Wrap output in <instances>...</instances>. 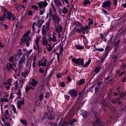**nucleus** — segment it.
<instances>
[{
  "label": "nucleus",
  "instance_id": "obj_1",
  "mask_svg": "<svg viewBox=\"0 0 126 126\" xmlns=\"http://www.w3.org/2000/svg\"><path fill=\"white\" fill-rule=\"evenodd\" d=\"M51 6L53 9V11L54 12V14L52 16V19H53L55 22V28H56L57 30H59V28L60 29V32H63V27L61 25H60V17L57 15V9H56V7L55 5L53 4V3H51Z\"/></svg>",
  "mask_w": 126,
  "mask_h": 126
},
{
  "label": "nucleus",
  "instance_id": "obj_2",
  "mask_svg": "<svg viewBox=\"0 0 126 126\" xmlns=\"http://www.w3.org/2000/svg\"><path fill=\"white\" fill-rule=\"evenodd\" d=\"M82 28V26H81V24L79 22H76L75 23V27L72 30V34H74L76 32H78V33H80L81 34L82 33V30H81Z\"/></svg>",
  "mask_w": 126,
  "mask_h": 126
},
{
  "label": "nucleus",
  "instance_id": "obj_3",
  "mask_svg": "<svg viewBox=\"0 0 126 126\" xmlns=\"http://www.w3.org/2000/svg\"><path fill=\"white\" fill-rule=\"evenodd\" d=\"M31 32V31H28L24 34L21 40V45H22V44H23V43H24L25 41H27L26 45L27 46V47H29V46L30 45V43H29V41H28V39H29V38H28V37L29 35H30Z\"/></svg>",
  "mask_w": 126,
  "mask_h": 126
},
{
  "label": "nucleus",
  "instance_id": "obj_4",
  "mask_svg": "<svg viewBox=\"0 0 126 126\" xmlns=\"http://www.w3.org/2000/svg\"><path fill=\"white\" fill-rule=\"evenodd\" d=\"M71 62H72V63H74L76 64H78V65H81V66L83 65V63H84V61L82 59L78 58L76 59L72 56H71Z\"/></svg>",
  "mask_w": 126,
  "mask_h": 126
},
{
  "label": "nucleus",
  "instance_id": "obj_5",
  "mask_svg": "<svg viewBox=\"0 0 126 126\" xmlns=\"http://www.w3.org/2000/svg\"><path fill=\"white\" fill-rule=\"evenodd\" d=\"M57 34H56V32H54L52 34H50L49 35L48 38V41L51 42H58V39H57Z\"/></svg>",
  "mask_w": 126,
  "mask_h": 126
},
{
  "label": "nucleus",
  "instance_id": "obj_6",
  "mask_svg": "<svg viewBox=\"0 0 126 126\" xmlns=\"http://www.w3.org/2000/svg\"><path fill=\"white\" fill-rule=\"evenodd\" d=\"M42 44L45 46V49H48V46L49 45L50 43H49V39L46 36H43L42 37Z\"/></svg>",
  "mask_w": 126,
  "mask_h": 126
},
{
  "label": "nucleus",
  "instance_id": "obj_7",
  "mask_svg": "<svg viewBox=\"0 0 126 126\" xmlns=\"http://www.w3.org/2000/svg\"><path fill=\"white\" fill-rule=\"evenodd\" d=\"M6 18L7 20H9V21H10L11 19H12L13 21H15V19H16V17H15L13 13L11 12H7V16H6Z\"/></svg>",
  "mask_w": 126,
  "mask_h": 126
},
{
  "label": "nucleus",
  "instance_id": "obj_8",
  "mask_svg": "<svg viewBox=\"0 0 126 126\" xmlns=\"http://www.w3.org/2000/svg\"><path fill=\"white\" fill-rule=\"evenodd\" d=\"M25 64V56H23L19 61V69H21Z\"/></svg>",
  "mask_w": 126,
  "mask_h": 126
},
{
  "label": "nucleus",
  "instance_id": "obj_9",
  "mask_svg": "<svg viewBox=\"0 0 126 126\" xmlns=\"http://www.w3.org/2000/svg\"><path fill=\"white\" fill-rule=\"evenodd\" d=\"M37 4H38L40 8H43V7H47V5H48V2H47V1H40L37 2Z\"/></svg>",
  "mask_w": 126,
  "mask_h": 126
},
{
  "label": "nucleus",
  "instance_id": "obj_10",
  "mask_svg": "<svg viewBox=\"0 0 126 126\" xmlns=\"http://www.w3.org/2000/svg\"><path fill=\"white\" fill-rule=\"evenodd\" d=\"M22 55V50L21 49H19L15 53L14 56L16 60L20 58V57Z\"/></svg>",
  "mask_w": 126,
  "mask_h": 126
},
{
  "label": "nucleus",
  "instance_id": "obj_11",
  "mask_svg": "<svg viewBox=\"0 0 126 126\" xmlns=\"http://www.w3.org/2000/svg\"><path fill=\"white\" fill-rule=\"evenodd\" d=\"M39 66H47V59L44 58L41 60V62L38 63Z\"/></svg>",
  "mask_w": 126,
  "mask_h": 126
},
{
  "label": "nucleus",
  "instance_id": "obj_12",
  "mask_svg": "<svg viewBox=\"0 0 126 126\" xmlns=\"http://www.w3.org/2000/svg\"><path fill=\"white\" fill-rule=\"evenodd\" d=\"M68 93L70 94V95H71V97H72L77 96V92L74 89L69 90L68 91Z\"/></svg>",
  "mask_w": 126,
  "mask_h": 126
},
{
  "label": "nucleus",
  "instance_id": "obj_13",
  "mask_svg": "<svg viewBox=\"0 0 126 126\" xmlns=\"http://www.w3.org/2000/svg\"><path fill=\"white\" fill-rule=\"evenodd\" d=\"M92 125L93 126H104L103 123H102V122H101V121L98 119L96 120L95 122H94V124L92 123Z\"/></svg>",
  "mask_w": 126,
  "mask_h": 126
},
{
  "label": "nucleus",
  "instance_id": "obj_14",
  "mask_svg": "<svg viewBox=\"0 0 126 126\" xmlns=\"http://www.w3.org/2000/svg\"><path fill=\"white\" fill-rule=\"evenodd\" d=\"M54 3L58 8H60L61 6H63V4H62V2L60 0H54Z\"/></svg>",
  "mask_w": 126,
  "mask_h": 126
},
{
  "label": "nucleus",
  "instance_id": "obj_15",
  "mask_svg": "<svg viewBox=\"0 0 126 126\" xmlns=\"http://www.w3.org/2000/svg\"><path fill=\"white\" fill-rule=\"evenodd\" d=\"M17 105L19 109H21V106H23V105H24V98L22 100H18L17 101Z\"/></svg>",
  "mask_w": 126,
  "mask_h": 126
},
{
  "label": "nucleus",
  "instance_id": "obj_16",
  "mask_svg": "<svg viewBox=\"0 0 126 126\" xmlns=\"http://www.w3.org/2000/svg\"><path fill=\"white\" fill-rule=\"evenodd\" d=\"M111 1H105L102 4V7H110L111 5Z\"/></svg>",
  "mask_w": 126,
  "mask_h": 126
},
{
  "label": "nucleus",
  "instance_id": "obj_17",
  "mask_svg": "<svg viewBox=\"0 0 126 126\" xmlns=\"http://www.w3.org/2000/svg\"><path fill=\"white\" fill-rule=\"evenodd\" d=\"M51 23H52V20L49 19L48 21L46 23V28L47 31L50 30V25H51Z\"/></svg>",
  "mask_w": 126,
  "mask_h": 126
},
{
  "label": "nucleus",
  "instance_id": "obj_18",
  "mask_svg": "<svg viewBox=\"0 0 126 126\" xmlns=\"http://www.w3.org/2000/svg\"><path fill=\"white\" fill-rule=\"evenodd\" d=\"M41 38H42V36H41V35H39L37 36L35 39V45L37 49H39V41L41 39Z\"/></svg>",
  "mask_w": 126,
  "mask_h": 126
},
{
  "label": "nucleus",
  "instance_id": "obj_19",
  "mask_svg": "<svg viewBox=\"0 0 126 126\" xmlns=\"http://www.w3.org/2000/svg\"><path fill=\"white\" fill-rule=\"evenodd\" d=\"M37 84H38V82H37L35 79H32L31 82V85L33 87H35Z\"/></svg>",
  "mask_w": 126,
  "mask_h": 126
},
{
  "label": "nucleus",
  "instance_id": "obj_20",
  "mask_svg": "<svg viewBox=\"0 0 126 126\" xmlns=\"http://www.w3.org/2000/svg\"><path fill=\"white\" fill-rule=\"evenodd\" d=\"M89 29H90V27L89 25L85 24L84 27L82 26V32H83V31H85L86 30H89Z\"/></svg>",
  "mask_w": 126,
  "mask_h": 126
},
{
  "label": "nucleus",
  "instance_id": "obj_21",
  "mask_svg": "<svg viewBox=\"0 0 126 126\" xmlns=\"http://www.w3.org/2000/svg\"><path fill=\"white\" fill-rule=\"evenodd\" d=\"M4 117L6 120H8V119H9V112L8 110H6L5 111Z\"/></svg>",
  "mask_w": 126,
  "mask_h": 126
},
{
  "label": "nucleus",
  "instance_id": "obj_22",
  "mask_svg": "<svg viewBox=\"0 0 126 126\" xmlns=\"http://www.w3.org/2000/svg\"><path fill=\"white\" fill-rule=\"evenodd\" d=\"M12 81V78H9L6 82L4 83V85H6V84H7L8 85H10V86H11Z\"/></svg>",
  "mask_w": 126,
  "mask_h": 126
},
{
  "label": "nucleus",
  "instance_id": "obj_23",
  "mask_svg": "<svg viewBox=\"0 0 126 126\" xmlns=\"http://www.w3.org/2000/svg\"><path fill=\"white\" fill-rule=\"evenodd\" d=\"M81 112L83 118H86V117H88V116H89V114L84 110H81Z\"/></svg>",
  "mask_w": 126,
  "mask_h": 126
},
{
  "label": "nucleus",
  "instance_id": "obj_24",
  "mask_svg": "<svg viewBox=\"0 0 126 126\" xmlns=\"http://www.w3.org/2000/svg\"><path fill=\"white\" fill-rule=\"evenodd\" d=\"M22 7H23V8H25V7H24V6H23V5H21L18 4H16V9L18 11H19V10H20V9H21V8H22Z\"/></svg>",
  "mask_w": 126,
  "mask_h": 126
},
{
  "label": "nucleus",
  "instance_id": "obj_25",
  "mask_svg": "<svg viewBox=\"0 0 126 126\" xmlns=\"http://www.w3.org/2000/svg\"><path fill=\"white\" fill-rule=\"evenodd\" d=\"M42 31V34L43 36H46V33H47V31H49L47 30L46 27V29L45 28V26H43Z\"/></svg>",
  "mask_w": 126,
  "mask_h": 126
},
{
  "label": "nucleus",
  "instance_id": "obj_26",
  "mask_svg": "<svg viewBox=\"0 0 126 126\" xmlns=\"http://www.w3.org/2000/svg\"><path fill=\"white\" fill-rule=\"evenodd\" d=\"M26 66L28 69H30L31 68L32 64H31V61L28 60Z\"/></svg>",
  "mask_w": 126,
  "mask_h": 126
},
{
  "label": "nucleus",
  "instance_id": "obj_27",
  "mask_svg": "<svg viewBox=\"0 0 126 126\" xmlns=\"http://www.w3.org/2000/svg\"><path fill=\"white\" fill-rule=\"evenodd\" d=\"M36 56H34L33 58V63H32V67L33 69H35V67L36 66Z\"/></svg>",
  "mask_w": 126,
  "mask_h": 126
},
{
  "label": "nucleus",
  "instance_id": "obj_28",
  "mask_svg": "<svg viewBox=\"0 0 126 126\" xmlns=\"http://www.w3.org/2000/svg\"><path fill=\"white\" fill-rule=\"evenodd\" d=\"M29 73V72L27 71H24L23 73H22L21 75L22 76H23V77H26L28 76V74Z\"/></svg>",
  "mask_w": 126,
  "mask_h": 126
},
{
  "label": "nucleus",
  "instance_id": "obj_29",
  "mask_svg": "<svg viewBox=\"0 0 126 126\" xmlns=\"http://www.w3.org/2000/svg\"><path fill=\"white\" fill-rule=\"evenodd\" d=\"M7 68L8 69H13V63H8L7 64Z\"/></svg>",
  "mask_w": 126,
  "mask_h": 126
},
{
  "label": "nucleus",
  "instance_id": "obj_30",
  "mask_svg": "<svg viewBox=\"0 0 126 126\" xmlns=\"http://www.w3.org/2000/svg\"><path fill=\"white\" fill-rule=\"evenodd\" d=\"M49 45H47V48L46 49L48 52H52V51H53V47L51 45V43Z\"/></svg>",
  "mask_w": 126,
  "mask_h": 126
},
{
  "label": "nucleus",
  "instance_id": "obj_31",
  "mask_svg": "<svg viewBox=\"0 0 126 126\" xmlns=\"http://www.w3.org/2000/svg\"><path fill=\"white\" fill-rule=\"evenodd\" d=\"M101 70V66H98L97 67H96L95 69H94V72L95 73H98L99 71Z\"/></svg>",
  "mask_w": 126,
  "mask_h": 126
},
{
  "label": "nucleus",
  "instance_id": "obj_32",
  "mask_svg": "<svg viewBox=\"0 0 126 126\" xmlns=\"http://www.w3.org/2000/svg\"><path fill=\"white\" fill-rule=\"evenodd\" d=\"M68 12V10L65 7H63V9H62V13L63 14H65V13H67Z\"/></svg>",
  "mask_w": 126,
  "mask_h": 126
},
{
  "label": "nucleus",
  "instance_id": "obj_33",
  "mask_svg": "<svg viewBox=\"0 0 126 126\" xmlns=\"http://www.w3.org/2000/svg\"><path fill=\"white\" fill-rule=\"evenodd\" d=\"M91 3V1L89 0H85L83 2V5L84 6L85 5H87V4H90Z\"/></svg>",
  "mask_w": 126,
  "mask_h": 126
},
{
  "label": "nucleus",
  "instance_id": "obj_34",
  "mask_svg": "<svg viewBox=\"0 0 126 126\" xmlns=\"http://www.w3.org/2000/svg\"><path fill=\"white\" fill-rule=\"evenodd\" d=\"M88 25L90 27L91 25H93V20L91 18H88Z\"/></svg>",
  "mask_w": 126,
  "mask_h": 126
},
{
  "label": "nucleus",
  "instance_id": "obj_35",
  "mask_svg": "<svg viewBox=\"0 0 126 126\" xmlns=\"http://www.w3.org/2000/svg\"><path fill=\"white\" fill-rule=\"evenodd\" d=\"M48 120H50V121H52V120H55V115L53 114H50V116L48 117Z\"/></svg>",
  "mask_w": 126,
  "mask_h": 126
},
{
  "label": "nucleus",
  "instance_id": "obj_36",
  "mask_svg": "<svg viewBox=\"0 0 126 126\" xmlns=\"http://www.w3.org/2000/svg\"><path fill=\"white\" fill-rule=\"evenodd\" d=\"M16 94V95H18L17 99H19L20 98V96H21V91H20V90H18Z\"/></svg>",
  "mask_w": 126,
  "mask_h": 126
},
{
  "label": "nucleus",
  "instance_id": "obj_37",
  "mask_svg": "<svg viewBox=\"0 0 126 126\" xmlns=\"http://www.w3.org/2000/svg\"><path fill=\"white\" fill-rule=\"evenodd\" d=\"M75 48L77 50H83L84 49V46H81L80 45H76Z\"/></svg>",
  "mask_w": 126,
  "mask_h": 126
},
{
  "label": "nucleus",
  "instance_id": "obj_38",
  "mask_svg": "<svg viewBox=\"0 0 126 126\" xmlns=\"http://www.w3.org/2000/svg\"><path fill=\"white\" fill-rule=\"evenodd\" d=\"M105 50L106 53H108L109 52H110V51H111V50H112V48H111V47H110V46L107 45Z\"/></svg>",
  "mask_w": 126,
  "mask_h": 126
},
{
  "label": "nucleus",
  "instance_id": "obj_39",
  "mask_svg": "<svg viewBox=\"0 0 126 126\" xmlns=\"http://www.w3.org/2000/svg\"><path fill=\"white\" fill-rule=\"evenodd\" d=\"M84 82H85V80L82 79L80 80L79 83L78 84V85H79V86L82 85V84L84 83Z\"/></svg>",
  "mask_w": 126,
  "mask_h": 126
},
{
  "label": "nucleus",
  "instance_id": "obj_40",
  "mask_svg": "<svg viewBox=\"0 0 126 126\" xmlns=\"http://www.w3.org/2000/svg\"><path fill=\"white\" fill-rule=\"evenodd\" d=\"M5 18H6V16H5V13H4L3 16L0 17V21H3Z\"/></svg>",
  "mask_w": 126,
  "mask_h": 126
},
{
  "label": "nucleus",
  "instance_id": "obj_41",
  "mask_svg": "<svg viewBox=\"0 0 126 126\" xmlns=\"http://www.w3.org/2000/svg\"><path fill=\"white\" fill-rule=\"evenodd\" d=\"M11 108L12 110L13 111L14 113L15 114H16V108H15V106H14V105H12Z\"/></svg>",
  "mask_w": 126,
  "mask_h": 126
},
{
  "label": "nucleus",
  "instance_id": "obj_42",
  "mask_svg": "<svg viewBox=\"0 0 126 126\" xmlns=\"http://www.w3.org/2000/svg\"><path fill=\"white\" fill-rule=\"evenodd\" d=\"M21 123L24 125V126H27V121H26L25 120H21Z\"/></svg>",
  "mask_w": 126,
  "mask_h": 126
},
{
  "label": "nucleus",
  "instance_id": "obj_43",
  "mask_svg": "<svg viewBox=\"0 0 126 126\" xmlns=\"http://www.w3.org/2000/svg\"><path fill=\"white\" fill-rule=\"evenodd\" d=\"M9 61L10 63H13V62L14 61V57L11 56L9 58Z\"/></svg>",
  "mask_w": 126,
  "mask_h": 126
},
{
  "label": "nucleus",
  "instance_id": "obj_44",
  "mask_svg": "<svg viewBox=\"0 0 126 126\" xmlns=\"http://www.w3.org/2000/svg\"><path fill=\"white\" fill-rule=\"evenodd\" d=\"M53 9L50 8L49 9V17H51L53 16Z\"/></svg>",
  "mask_w": 126,
  "mask_h": 126
},
{
  "label": "nucleus",
  "instance_id": "obj_45",
  "mask_svg": "<svg viewBox=\"0 0 126 126\" xmlns=\"http://www.w3.org/2000/svg\"><path fill=\"white\" fill-rule=\"evenodd\" d=\"M14 85H15V89H17V87H18V81H16L15 83H14Z\"/></svg>",
  "mask_w": 126,
  "mask_h": 126
},
{
  "label": "nucleus",
  "instance_id": "obj_46",
  "mask_svg": "<svg viewBox=\"0 0 126 126\" xmlns=\"http://www.w3.org/2000/svg\"><path fill=\"white\" fill-rule=\"evenodd\" d=\"M20 82L21 83V87H22V86H23V84H24V82H25V79H21Z\"/></svg>",
  "mask_w": 126,
  "mask_h": 126
},
{
  "label": "nucleus",
  "instance_id": "obj_47",
  "mask_svg": "<svg viewBox=\"0 0 126 126\" xmlns=\"http://www.w3.org/2000/svg\"><path fill=\"white\" fill-rule=\"evenodd\" d=\"M77 121L76 119H73L70 122V125H71V126H73V124H74V123H76Z\"/></svg>",
  "mask_w": 126,
  "mask_h": 126
},
{
  "label": "nucleus",
  "instance_id": "obj_48",
  "mask_svg": "<svg viewBox=\"0 0 126 126\" xmlns=\"http://www.w3.org/2000/svg\"><path fill=\"white\" fill-rule=\"evenodd\" d=\"M119 101H120V99L117 98V99H116V100H113V101H112V103H113V104H115V103H116V102H118V104H121V102H120Z\"/></svg>",
  "mask_w": 126,
  "mask_h": 126
},
{
  "label": "nucleus",
  "instance_id": "obj_49",
  "mask_svg": "<svg viewBox=\"0 0 126 126\" xmlns=\"http://www.w3.org/2000/svg\"><path fill=\"white\" fill-rule=\"evenodd\" d=\"M56 55L57 56V61L58 63H60V57H61V55H60V54H59V53H57Z\"/></svg>",
  "mask_w": 126,
  "mask_h": 126
},
{
  "label": "nucleus",
  "instance_id": "obj_50",
  "mask_svg": "<svg viewBox=\"0 0 126 126\" xmlns=\"http://www.w3.org/2000/svg\"><path fill=\"white\" fill-rule=\"evenodd\" d=\"M31 7L32 8H34V9H35L36 10H38V6L37 5H32Z\"/></svg>",
  "mask_w": 126,
  "mask_h": 126
},
{
  "label": "nucleus",
  "instance_id": "obj_51",
  "mask_svg": "<svg viewBox=\"0 0 126 126\" xmlns=\"http://www.w3.org/2000/svg\"><path fill=\"white\" fill-rule=\"evenodd\" d=\"M56 31L58 32L59 35L58 37L59 38H61V34L60 33V31H61L60 30V28H58V30H57V28H56Z\"/></svg>",
  "mask_w": 126,
  "mask_h": 126
},
{
  "label": "nucleus",
  "instance_id": "obj_52",
  "mask_svg": "<svg viewBox=\"0 0 126 126\" xmlns=\"http://www.w3.org/2000/svg\"><path fill=\"white\" fill-rule=\"evenodd\" d=\"M38 98H39V100H42V99H43V98H44V96H43V93H41V94L39 95Z\"/></svg>",
  "mask_w": 126,
  "mask_h": 126
},
{
  "label": "nucleus",
  "instance_id": "obj_53",
  "mask_svg": "<svg viewBox=\"0 0 126 126\" xmlns=\"http://www.w3.org/2000/svg\"><path fill=\"white\" fill-rule=\"evenodd\" d=\"M1 101H2V102H8V99L7 98H2Z\"/></svg>",
  "mask_w": 126,
  "mask_h": 126
},
{
  "label": "nucleus",
  "instance_id": "obj_54",
  "mask_svg": "<svg viewBox=\"0 0 126 126\" xmlns=\"http://www.w3.org/2000/svg\"><path fill=\"white\" fill-rule=\"evenodd\" d=\"M32 49H31L28 51H27V55H28V56H29V55H30V54L32 53Z\"/></svg>",
  "mask_w": 126,
  "mask_h": 126
},
{
  "label": "nucleus",
  "instance_id": "obj_55",
  "mask_svg": "<svg viewBox=\"0 0 126 126\" xmlns=\"http://www.w3.org/2000/svg\"><path fill=\"white\" fill-rule=\"evenodd\" d=\"M44 13H45V8L43 9V10H41L40 11L39 14L40 15H43V14H44Z\"/></svg>",
  "mask_w": 126,
  "mask_h": 126
},
{
  "label": "nucleus",
  "instance_id": "obj_56",
  "mask_svg": "<svg viewBox=\"0 0 126 126\" xmlns=\"http://www.w3.org/2000/svg\"><path fill=\"white\" fill-rule=\"evenodd\" d=\"M60 53H63V46H61L60 47Z\"/></svg>",
  "mask_w": 126,
  "mask_h": 126
},
{
  "label": "nucleus",
  "instance_id": "obj_57",
  "mask_svg": "<svg viewBox=\"0 0 126 126\" xmlns=\"http://www.w3.org/2000/svg\"><path fill=\"white\" fill-rule=\"evenodd\" d=\"M95 50H96V51H99V52H103L104 51V49L103 48H96Z\"/></svg>",
  "mask_w": 126,
  "mask_h": 126
},
{
  "label": "nucleus",
  "instance_id": "obj_58",
  "mask_svg": "<svg viewBox=\"0 0 126 126\" xmlns=\"http://www.w3.org/2000/svg\"><path fill=\"white\" fill-rule=\"evenodd\" d=\"M52 63H53V62L52 61H50L49 62H48L47 66L48 67H49V66H50V65H51V64H52Z\"/></svg>",
  "mask_w": 126,
  "mask_h": 126
},
{
  "label": "nucleus",
  "instance_id": "obj_59",
  "mask_svg": "<svg viewBox=\"0 0 126 126\" xmlns=\"http://www.w3.org/2000/svg\"><path fill=\"white\" fill-rule=\"evenodd\" d=\"M60 86L61 87H64V86H65V84H64L63 82H62L60 83Z\"/></svg>",
  "mask_w": 126,
  "mask_h": 126
},
{
  "label": "nucleus",
  "instance_id": "obj_60",
  "mask_svg": "<svg viewBox=\"0 0 126 126\" xmlns=\"http://www.w3.org/2000/svg\"><path fill=\"white\" fill-rule=\"evenodd\" d=\"M101 85H102V82H99L97 83V87H99V88H100V87H101Z\"/></svg>",
  "mask_w": 126,
  "mask_h": 126
},
{
  "label": "nucleus",
  "instance_id": "obj_61",
  "mask_svg": "<svg viewBox=\"0 0 126 126\" xmlns=\"http://www.w3.org/2000/svg\"><path fill=\"white\" fill-rule=\"evenodd\" d=\"M64 97H65V99H66V100H69V96L64 94Z\"/></svg>",
  "mask_w": 126,
  "mask_h": 126
},
{
  "label": "nucleus",
  "instance_id": "obj_62",
  "mask_svg": "<svg viewBox=\"0 0 126 126\" xmlns=\"http://www.w3.org/2000/svg\"><path fill=\"white\" fill-rule=\"evenodd\" d=\"M103 12L104 13V14H106V15H108V12L104 9H102Z\"/></svg>",
  "mask_w": 126,
  "mask_h": 126
},
{
  "label": "nucleus",
  "instance_id": "obj_63",
  "mask_svg": "<svg viewBox=\"0 0 126 126\" xmlns=\"http://www.w3.org/2000/svg\"><path fill=\"white\" fill-rule=\"evenodd\" d=\"M28 15H32L33 14V12L32 11H29L28 13Z\"/></svg>",
  "mask_w": 126,
  "mask_h": 126
},
{
  "label": "nucleus",
  "instance_id": "obj_64",
  "mask_svg": "<svg viewBox=\"0 0 126 126\" xmlns=\"http://www.w3.org/2000/svg\"><path fill=\"white\" fill-rule=\"evenodd\" d=\"M4 126H10V124L8 122H7L6 123H4Z\"/></svg>",
  "mask_w": 126,
  "mask_h": 126
}]
</instances>
